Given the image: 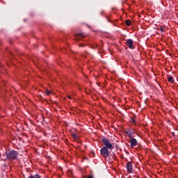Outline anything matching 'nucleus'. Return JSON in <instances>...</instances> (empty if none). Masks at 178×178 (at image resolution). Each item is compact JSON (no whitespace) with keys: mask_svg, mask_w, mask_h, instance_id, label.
Here are the masks:
<instances>
[{"mask_svg":"<svg viewBox=\"0 0 178 178\" xmlns=\"http://www.w3.org/2000/svg\"><path fill=\"white\" fill-rule=\"evenodd\" d=\"M6 159H17V152L15 150L6 152Z\"/></svg>","mask_w":178,"mask_h":178,"instance_id":"f257e3e1","label":"nucleus"},{"mask_svg":"<svg viewBox=\"0 0 178 178\" xmlns=\"http://www.w3.org/2000/svg\"><path fill=\"white\" fill-rule=\"evenodd\" d=\"M103 141V144L104 145V148H107L108 149H111V151H112V149H113V145H112V143H111V140H109L108 138H104L102 139Z\"/></svg>","mask_w":178,"mask_h":178,"instance_id":"f03ea898","label":"nucleus"},{"mask_svg":"<svg viewBox=\"0 0 178 178\" xmlns=\"http://www.w3.org/2000/svg\"><path fill=\"white\" fill-rule=\"evenodd\" d=\"M109 149L106 147H102L100 150V154L103 156V158H108L109 156Z\"/></svg>","mask_w":178,"mask_h":178,"instance_id":"7ed1b4c3","label":"nucleus"},{"mask_svg":"<svg viewBox=\"0 0 178 178\" xmlns=\"http://www.w3.org/2000/svg\"><path fill=\"white\" fill-rule=\"evenodd\" d=\"M133 44H134L133 40L129 39L127 40L126 45H127V47H129L130 49H134V46Z\"/></svg>","mask_w":178,"mask_h":178,"instance_id":"20e7f679","label":"nucleus"},{"mask_svg":"<svg viewBox=\"0 0 178 178\" xmlns=\"http://www.w3.org/2000/svg\"><path fill=\"white\" fill-rule=\"evenodd\" d=\"M126 168L129 173H131L133 172V164H131V162L127 163Z\"/></svg>","mask_w":178,"mask_h":178,"instance_id":"39448f33","label":"nucleus"},{"mask_svg":"<svg viewBox=\"0 0 178 178\" xmlns=\"http://www.w3.org/2000/svg\"><path fill=\"white\" fill-rule=\"evenodd\" d=\"M83 37H84V35L83 33H80V34H76L74 36V38L75 41H80V40H83Z\"/></svg>","mask_w":178,"mask_h":178,"instance_id":"423d86ee","label":"nucleus"},{"mask_svg":"<svg viewBox=\"0 0 178 178\" xmlns=\"http://www.w3.org/2000/svg\"><path fill=\"white\" fill-rule=\"evenodd\" d=\"M129 143L131 144V148L137 145V140L136 138H131Z\"/></svg>","mask_w":178,"mask_h":178,"instance_id":"0eeeda50","label":"nucleus"},{"mask_svg":"<svg viewBox=\"0 0 178 178\" xmlns=\"http://www.w3.org/2000/svg\"><path fill=\"white\" fill-rule=\"evenodd\" d=\"M124 133L128 136V137H133V133L129 129H126Z\"/></svg>","mask_w":178,"mask_h":178,"instance_id":"6e6552de","label":"nucleus"},{"mask_svg":"<svg viewBox=\"0 0 178 178\" xmlns=\"http://www.w3.org/2000/svg\"><path fill=\"white\" fill-rule=\"evenodd\" d=\"M168 80L170 83H175V80L173 79V76H168Z\"/></svg>","mask_w":178,"mask_h":178,"instance_id":"1a4fd4ad","label":"nucleus"},{"mask_svg":"<svg viewBox=\"0 0 178 178\" xmlns=\"http://www.w3.org/2000/svg\"><path fill=\"white\" fill-rule=\"evenodd\" d=\"M28 178H41V176H40L39 175H31Z\"/></svg>","mask_w":178,"mask_h":178,"instance_id":"9d476101","label":"nucleus"},{"mask_svg":"<svg viewBox=\"0 0 178 178\" xmlns=\"http://www.w3.org/2000/svg\"><path fill=\"white\" fill-rule=\"evenodd\" d=\"M127 26H130L131 24V22L129 19L126 20Z\"/></svg>","mask_w":178,"mask_h":178,"instance_id":"9b49d317","label":"nucleus"},{"mask_svg":"<svg viewBox=\"0 0 178 178\" xmlns=\"http://www.w3.org/2000/svg\"><path fill=\"white\" fill-rule=\"evenodd\" d=\"M72 138H74V140H77V138H79V136H77V135H76L75 134H72Z\"/></svg>","mask_w":178,"mask_h":178,"instance_id":"f8f14e48","label":"nucleus"},{"mask_svg":"<svg viewBox=\"0 0 178 178\" xmlns=\"http://www.w3.org/2000/svg\"><path fill=\"white\" fill-rule=\"evenodd\" d=\"M130 122L132 124H136V120H134V118H131Z\"/></svg>","mask_w":178,"mask_h":178,"instance_id":"ddd939ff","label":"nucleus"},{"mask_svg":"<svg viewBox=\"0 0 178 178\" xmlns=\"http://www.w3.org/2000/svg\"><path fill=\"white\" fill-rule=\"evenodd\" d=\"M46 94H47V95H50V94H52V92H51V91H49V90H47L46 91Z\"/></svg>","mask_w":178,"mask_h":178,"instance_id":"4468645a","label":"nucleus"},{"mask_svg":"<svg viewBox=\"0 0 178 178\" xmlns=\"http://www.w3.org/2000/svg\"><path fill=\"white\" fill-rule=\"evenodd\" d=\"M160 31H165V29H163V28H160Z\"/></svg>","mask_w":178,"mask_h":178,"instance_id":"2eb2a0df","label":"nucleus"},{"mask_svg":"<svg viewBox=\"0 0 178 178\" xmlns=\"http://www.w3.org/2000/svg\"><path fill=\"white\" fill-rule=\"evenodd\" d=\"M79 47H84V44H79Z\"/></svg>","mask_w":178,"mask_h":178,"instance_id":"dca6fc26","label":"nucleus"},{"mask_svg":"<svg viewBox=\"0 0 178 178\" xmlns=\"http://www.w3.org/2000/svg\"><path fill=\"white\" fill-rule=\"evenodd\" d=\"M88 178H92V175H89Z\"/></svg>","mask_w":178,"mask_h":178,"instance_id":"f3484780","label":"nucleus"},{"mask_svg":"<svg viewBox=\"0 0 178 178\" xmlns=\"http://www.w3.org/2000/svg\"><path fill=\"white\" fill-rule=\"evenodd\" d=\"M67 98H69L70 99H72V97L70 96H67Z\"/></svg>","mask_w":178,"mask_h":178,"instance_id":"a211bd4d","label":"nucleus"}]
</instances>
